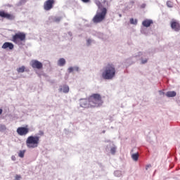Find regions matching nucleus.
<instances>
[{"label":"nucleus","mask_w":180,"mask_h":180,"mask_svg":"<svg viewBox=\"0 0 180 180\" xmlns=\"http://www.w3.org/2000/svg\"><path fill=\"white\" fill-rule=\"evenodd\" d=\"M20 178H22V176H20V175L15 176V180H19V179H20Z\"/></svg>","instance_id":"nucleus-27"},{"label":"nucleus","mask_w":180,"mask_h":180,"mask_svg":"<svg viewBox=\"0 0 180 180\" xmlns=\"http://www.w3.org/2000/svg\"><path fill=\"white\" fill-rule=\"evenodd\" d=\"M148 60L147 59H144L141 60V63L142 64H146V63H147Z\"/></svg>","instance_id":"nucleus-28"},{"label":"nucleus","mask_w":180,"mask_h":180,"mask_svg":"<svg viewBox=\"0 0 180 180\" xmlns=\"http://www.w3.org/2000/svg\"><path fill=\"white\" fill-rule=\"evenodd\" d=\"M29 131H30V129H29L28 125H26L25 127H20L17 129L18 136H27V134H29Z\"/></svg>","instance_id":"nucleus-6"},{"label":"nucleus","mask_w":180,"mask_h":180,"mask_svg":"<svg viewBox=\"0 0 180 180\" xmlns=\"http://www.w3.org/2000/svg\"><path fill=\"white\" fill-rule=\"evenodd\" d=\"M13 44L11 43V42H5L3 46H2V49H9V50H13Z\"/></svg>","instance_id":"nucleus-12"},{"label":"nucleus","mask_w":180,"mask_h":180,"mask_svg":"<svg viewBox=\"0 0 180 180\" xmlns=\"http://www.w3.org/2000/svg\"><path fill=\"white\" fill-rule=\"evenodd\" d=\"M80 106L81 108H89V106H91V104H89V100L86 98L81 99Z\"/></svg>","instance_id":"nucleus-11"},{"label":"nucleus","mask_w":180,"mask_h":180,"mask_svg":"<svg viewBox=\"0 0 180 180\" xmlns=\"http://www.w3.org/2000/svg\"><path fill=\"white\" fill-rule=\"evenodd\" d=\"M58 65H59V67H64V65H65V59L63 58H60L58 60Z\"/></svg>","instance_id":"nucleus-15"},{"label":"nucleus","mask_w":180,"mask_h":180,"mask_svg":"<svg viewBox=\"0 0 180 180\" xmlns=\"http://www.w3.org/2000/svg\"><path fill=\"white\" fill-rule=\"evenodd\" d=\"M166 96H167V98H174V96H176V92H175V91H167L166 93Z\"/></svg>","instance_id":"nucleus-14"},{"label":"nucleus","mask_w":180,"mask_h":180,"mask_svg":"<svg viewBox=\"0 0 180 180\" xmlns=\"http://www.w3.org/2000/svg\"><path fill=\"white\" fill-rule=\"evenodd\" d=\"M153 23V22L152 20L146 19L143 21L142 25L144 26V27H150Z\"/></svg>","instance_id":"nucleus-13"},{"label":"nucleus","mask_w":180,"mask_h":180,"mask_svg":"<svg viewBox=\"0 0 180 180\" xmlns=\"http://www.w3.org/2000/svg\"><path fill=\"white\" fill-rule=\"evenodd\" d=\"M115 75H116V68H115V65L108 63L104 68L102 73V77L103 79H112Z\"/></svg>","instance_id":"nucleus-1"},{"label":"nucleus","mask_w":180,"mask_h":180,"mask_svg":"<svg viewBox=\"0 0 180 180\" xmlns=\"http://www.w3.org/2000/svg\"><path fill=\"white\" fill-rule=\"evenodd\" d=\"M170 26L174 32H179L180 30V24L176 20H173L170 22Z\"/></svg>","instance_id":"nucleus-10"},{"label":"nucleus","mask_w":180,"mask_h":180,"mask_svg":"<svg viewBox=\"0 0 180 180\" xmlns=\"http://www.w3.org/2000/svg\"><path fill=\"white\" fill-rule=\"evenodd\" d=\"M40 143V137L37 136H30L26 140L27 148H37Z\"/></svg>","instance_id":"nucleus-3"},{"label":"nucleus","mask_w":180,"mask_h":180,"mask_svg":"<svg viewBox=\"0 0 180 180\" xmlns=\"http://www.w3.org/2000/svg\"><path fill=\"white\" fill-rule=\"evenodd\" d=\"M115 174H120V172L117 171V172H115Z\"/></svg>","instance_id":"nucleus-33"},{"label":"nucleus","mask_w":180,"mask_h":180,"mask_svg":"<svg viewBox=\"0 0 180 180\" xmlns=\"http://www.w3.org/2000/svg\"><path fill=\"white\" fill-rule=\"evenodd\" d=\"M167 6H168V8H172V2L167 1Z\"/></svg>","instance_id":"nucleus-24"},{"label":"nucleus","mask_w":180,"mask_h":180,"mask_svg":"<svg viewBox=\"0 0 180 180\" xmlns=\"http://www.w3.org/2000/svg\"><path fill=\"white\" fill-rule=\"evenodd\" d=\"M55 0H46L44 4V8L45 11H50L53 9V6L55 4Z\"/></svg>","instance_id":"nucleus-8"},{"label":"nucleus","mask_w":180,"mask_h":180,"mask_svg":"<svg viewBox=\"0 0 180 180\" xmlns=\"http://www.w3.org/2000/svg\"><path fill=\"white\" fill-rule=\"evenodd\" d=\"M11 158H12L13 161H15L16 160V158L15 156H12Z\"/></svg>","instance_id":"nucleus-30"},{"label":"nucleus","mask_w":180,"mask_h":180,"mask_svg":"<svg viewBox=\"0 0 180 180\" xmlns=\"http://www.w3.org/2000/svg\"><path fill=\"white\" fill-rule=\"evenodd\" d=\"M18 156L20 158H23V157H25V150H20V153H18Z\"/></svg>","instance_id":"nucleus-18"},{"label":"nucleus","mask_w":180,"mask_h":180,"mask_svg":"<svg viewBox=\"0 0 180 180\" xmlns=\"http://www.w3.org/2000/svg\"><path fill=\"white\" fill-rule=\"evenodd\" d=\"M110 153H111V154H112L114 155V154L116 153V147L114 146V147L111 148Z\"/></svg>","instance_id":"nucleus-21"},{"label":"nucleus","mask_w":180,"mask_h":180,"mask_svg":"<svg viewBox=\"0 0 180 180\" xmlns=\"http://www.w3.org/2000/svg\"><path fill=\"white\" fill-rule=\"evenodd\" d=\"M63 92L65 94H68L70 91V87L68 86H63L62 89Z\"/></svg>","instance_id":"nucleus-17"},{"label":"nucleus","mask_w":180,"mask_h":180,"mask_svg":"<svg viewBox=\"0 0 180 180\" xmlns=\"http://www.w3.org/2000/svg\"><path fill=\"white\" fill-rule=\"evenodd\" d=\"M2 109L0 108V115H2Z\"/></svg>","instance_id":"nucleus-32"},{"label":"nucleus","mask_w":180,"mask_h":180,"mask_svg":"<svg viewBox=\"0 0 180 180\" xmlns=\"http://www.w3.org/2000/svg\"><path fill=\"white\" fill-rule=\"evenodd\" d=\"M103 101L100 94H94L89 97V105L91 108H98L102 106Z\"/></svg>","instance_id":"nucleus-2"},{"label":"nucleus","mask_w":180,"mask_h":180,"mask_svg":"<svg viewBox=\"0 0 180 180\" xmlns=\"http://www.w3.org/2000/svg\"><path fill=\"white\" fill-rule=\"evenodd\" d=\"M106 13H108V10L106 8H103L101 12H97L95 16L93 18L94 23H101L105 20L106 17Z\"/></svg>","instance_id":"nucleus-4"},{"label":"nucleus","mask_w":180,"mask_h":180,"mask_svg":"<svg viewBox=\"0 0 180 180\" xmlns=\"http://www.w3.org/2000/svg\"><path fill=\"white\" fill-rule=\"evenodd\" d=\"M91 39H88L87 40V44H89V45L91 44Z\"/></svg>","instance_id":"nucleus-31"},{"label":"nucleus","mask_w":180,"mask_h":180,"mask_svg":"<svg viewBox=\"0 0 180 180\" xmlns=\"http://www.w3.org/2000/svg\"><path fill=\"white\" fill-rule=\"evenodd\" d=\"M18 72H25V66H22L17 69Z\"/></svg>","instance_id":"nucleus-20"},{"label":"nucleus","mask_w":180,"mask_h":180,"mask_svg":"<svg viewBox=\"0 0 180 180\" xmlns=\"http://www.w3.org/2000/svg\"><path fill=\"white\" fill-rule=\"evenodd\" d=\"M60 20H61V17H55L53 18V22H60Z\"/></svg>","instance_id":"nucleus-23"},{"label":"nucleus","mask_w":180,"mask_h":180,"mask_svg":"<svg viewBox=\"0 0 180 180\" xmlns=\"http://www.w3.org/2000/svg\"><path fill=\"white\" fill-rule=\"evenodd\" d=\"M25 40H26V34L24 32L16 33L12 37V41L15 44H22V41H25Z\"/></svg>","instance_id":"nucleus-5"},{"label":"nucleus","mask_w":180,"mask_h":180,"mask_svg":"<svg viewBox=\"0 0 180 180\" xmlns=\"http://www.w3.org/2000/svg\"><path fill=\"white\" fill-rule=\"evenodd\" d=\"M130 23H131V25H137V20H134V19L131 18V19H130Z\"/></svg>","instance_id":"nucleus-22"},{"label":"nucleus","mask_w":180,"mask_h":180,"mask_svg":"<svg viewBox=\"0 0 180 180\" xmlns=\"http://www.w3.org/2000/svg\"><path fill=\"white\" fill-rule=\"evenodd\" d=\"M131 158H132V160H134V161H138L139 160V153L132 154Z\"/></svg>","instance_id":"nucleus-16"},{"label":"nucleus","mask_w":180,"mask_h":180,"mask_svg":"<svg viewBox=\"0 0 180 180\" xmlns=\"http://www.w3.org/2000/svg\"><path fill=\"white\" fill-rule=\"evenodd\" d=\"M72 71H74V68H68V72H72Z\"/></svg>","instance_id":"nucleus-26"},{"label":"nucleus","mask_w":180,"mask_h":180,"mask_svg":"<svg viewBox=\"0 0 180 180\" xmlns=\"http://www.w3.org/2000/svg\"><path fill=\"white\" fill-rule=\"evenodd\" d=\"M0 17L8 19V20H13L15 19V16L13 15V14L8 13L4 11H0Z\"/></svg>","instance_id":"nucleus-9"},{"label":"nucleus","mask_w":180,"mask_h":180,"mask_svg":"<svg viewBox=\"0 0 180 180\" xmlns=\"http://www.w3.org/2000/svg\"><path fill=\"white\" fill-rule=\"evenodd\" d=\"M30 65L34 69L41 70L43 68V63L37 60H32L30 62Z\"/></svg>","instance_id":"nucleus-7"},{"label":"nucleus","mask_w":180,"mask_h":180,"mask_svg":"<svg viewBox=\"0 0 180 180\" xmlns=\"http://www.w3.org/2000/svg\"><path fill=\"white\" fill-rule=\"evenodd\" d=\"M82 2H84L85 4L89 2V0H82Z\"/></svg>","instance_id":"nucleus-29"},{"label":"nucleus","mask_w":180,"mask_h":180,"mask_svg":"<svg viewBox=\"0 0 180 180\" xmlns=\"http://www.w3.org/2000/svg\"><path fill=\"white\" fill-rule=\"evenodd\" d=\"M6 130V126L0 124V131H5Z\"/></svg>","instance_id":"nucleus-19"},{"label":"nucleus","mask_w":180,"mask_h":180,"mask_svg":"<svg viewBox=\"0 0 180 180\" xmlns=\"http://www.w3.org/2000/svg\"><path fill=\"white\" fill-rule=\"evenodd\" d=\"M96 4L97 5V6L101 8V6H102V4L101 3V1H98L96 2Z\"/></svg>","instance_id":"nucleus-25"}]
</instances>
